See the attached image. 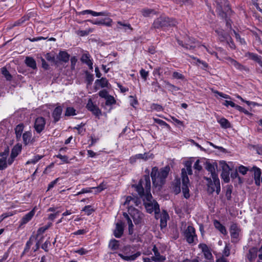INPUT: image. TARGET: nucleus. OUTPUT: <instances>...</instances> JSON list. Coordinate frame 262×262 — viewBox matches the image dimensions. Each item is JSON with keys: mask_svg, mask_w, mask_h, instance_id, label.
Wrapping results in <instances>:
<instances>
[{"mask_svg": "<svg viewBox=\"0 0 262 262\" xmlns=\"http://www.w3.org/2000/svg\"><path fill=\"white\" fill-rule=\"evenodd\" d=\"M135 188L136 191L139 195L145 198L143 199L144 204L147 211L151 213L153 211L156 214H158L160 212V207L158 203L152 200V195L150 193V180L149 175H145L141 179L139 183L137 185H133Z\"/></svg>", "mask_w": 262, "mask_h": 262, "instance_id": "1", "label": "nucleus"}, {"mask_svg": "<svg viewBox=\"0 0 262 262\" xmlns=\"http://www.w3.org/2000/svg\"><path fill=\"white\" fill-rule=\"evenodd\" d=\"M169 170L168 166H165L160 169L157 167H154L150 174L153 185L161 188L165 182Z\"/></svg>", "mask_w": 262, "mask_h": 262, "instance_id": "2", "label": "nucleus"}, {"mask_svg": "<svg viewBox=\"0 0 262 262\" xmlns=\"http://www.w3.org/2000/svg\"><path fill=\"white\" fill-rule=\"evenodd\" d=\"M192 162L190 161H186L185 163V166L186 168H182L181 170V178L182 181V192L184 198L188 199L190 196L189 185V180L187 176L192 174V170L191 169Z\"/></svg>", "mask_w": 262, "mask_h": 262, "instance_id": "3", "label": "nucleus"}, {"mask_svg": "<svg viewBox=\"0 0 262 262\" xmlns=\"http://www.w3.org/2000/svg\"><path fill=\"white\" fill-rule=\"evenodd\" d=\"M21 145L16 144L12 148L10 155L7 158H0V170L6 169L15 161L16 157L21 152Z\"/></svg>", "mask_w": 262, "mask_h": 262, "instance_id": "4", "label": "nucleus"}, {"mask_svg": "<svg viewBox=\"0 0 262 262\" xmlns=\"http://www.w3.org/2000/svg\"><path fill=\"white\" fill-rule=\"evenodd\" d=\"M177 24V21L174 19L165 16H161L154 20L152 28L161 29L163 27L175 26Z\"/></svg>", "mask_w": 262, "mask_h": 262, "instance_id": "5", "label": "nucleus"}, {"mask_svg": "<svg viewBox=\"0 0 262 262\" xmlns=\"http://www.w3.org/2000/svg\"><path fill=\"white\" fill-rule=\"evenodd\" d=\"M215 167H216V165H215L210 163H206V169L211 173V176L212 180L214 181V184L216 189V193L218 194L221 190V186L220 180L217 174L216 173Z\"/></svg>", "mask_w": 262, "mask_h": 262, "instance_id": "6", "label": "nucleus"}, {"mask_svg": "<svg viewBox=\"0 0 262 262\" xmlns=\"http://www.w3.org/2000/svg\"><path fill=\"white\" fill-rule=\"evenodd\" d=\"M184 237L188 243L192 244L197 240V235L195 229L191 226H188L184 232Z\"/></svg>", "mask_w": 262, "mask_h": 262, "instance_id": "7", "label": "nucleus"}, {"mask_svg": "<svg viewBox=\"0 0 262 262\" xmlns=\"http://www.w3.org/2000/svg\"><path fill=\"white\" fill-rule=\"evenodd\" d=\"M216 3L217 10L222 17L224 16L225 13L228 12L230 10L227 0H217Z\"/></svg>", "mask_w": 262, "mask_h": 262, "instance_id": "8", "label": "nucleus"}, {"mask_svg": "<svg viewBox=\"0 0 262 262\" xmlns=\"http://www.w3.org/2000/svg\"><path fill=\"white\" fill-rule=\"evenodd\" d=\"M46 122L44 118L42 117H37L34 124V128L38 134H40L45 129Z\"/></svg>", "mask_w": 262, "mask_h": 262, "instance_id": "9", "label": "nucleus"}, {"mask_svg": "<svg viewBox=\"0 0 262 262\" xmlns=\"http://www.w3.org/2000/svg\"><path fill=\"white\" fill-rule=\"evenodd\" d=\"M154 157V155L150 152H145L144 154H137L135 156L130 157V162L131 163H134L137 160L141 159L144 161H147L148 159H152Z\"/></svg>", "mask_w": 262, "mask_h": 262, "instance_id": "10", "label": "nucleus"}, {"mask_svg": "<svg viewBox=\"0 0 262 262\" xmlns=\"http://www.w3.org/2000/svg\"><path fill=\"white\" fill-rule=\"evenodd\" d=\"M135 224H139L142 222L143 214L136 209L128 211Z\"/></svg>", "mask_w": 262, "mask_h": 262, "instance_id": "11", "label": "nucleus"}, {"mask_svg": "<svg viewBox=\"0 0 262 262\" xmlns=\"http://www.w3.org/2000/svg\"><path fill=\"white\" fill-rule=\"evenodd\" d=\"M228 64L230 66H233L236 69H238L241 71H248V69L247 67L242 65L241 63L238 62L235 60L231 58L230 57H226L225 58Z\"/></svg>", "mask_w": 262, "mask_h": 262, "instance_id": "12", "label": "nucleus"}, {"mask_svg": "<svg viewBox=\"0 0 262 262\" xmlns=\"http://www.w3.org/2000/svg\"><path fill=\"white\" fill-rule=\"evenodd\" d=\"M86 108L98 118L101 115V111L96 105L93 103L91 99H89Z\"/></svg>", "mask_w": 262, "mask_h": 262, "instance_id": "13", "label": "nucleus"}, {"mask_svg": "<svg viewBox=\"0 0 262 262\" xmlns=\"http://www.w3.org/2000/svg\"><path fill=\"white\" fill-rule=\"evenodd\" d=\"M198 247L204 254L205 259L207 260H212L213 259V255L211 252V250L206 244L204 243L200 244Z\"/></svg>", "mask_w": 262, "mask_h": 262, "instance_id": "14", "label": "nucleus"}, {"mask_svg": "<svg viewBox=\"0 0 262 262\" xmlns=\"http://www.w3.org/2000/svg\"><path fill=\"white\" fill-rule=\"evenodd\" d=\"M250 171L253 172V177L255 185L259 186L260 185V177L261 175V169L256 166H253L250 169Z\"/></svg>", "mask_w": 262, "mask_h": 262, "instance_id": "15", "label": "nucleus"}, {"mask_svg": "<svg viewBox=\"0 0 262 262\" xmlns=\"http://www.w3.org/2000/svg\"><path fill=\"white\" fill-rule=\"evenodd\" d=\"M124 231V224L122 221L116 224V228L114 231V235L117 238H120L123 235Z\"/></svg>", "mask_w": 262, "mask_h": 262, "instance_id": "16", "label": "nucleus"}, {"mask_svg": "<svg viewBox=\"0 0 262 262\" xmlns=\"http://www.w3.org/2000/svg\"><path fill=\"white\" fill-rule=\"evenodd\" d=\"M141 255V253L140 252H137L134 254H128L127 253L123 254V253H119L118 255L124 260L125 261H133L135 260L138 257H139Z\"/></svg>", "mask_w": 262, "mask_h": 262, "instance_id": "17", "label": "nucleus"}, {"mask_svg": "<svg viewBox=\"0 0 262 262\" xmlns=\"http://www.w3.org/2000/svg\"><path fill=\"white\" fill-rule=\"evenodd\" d=\"M239 229L236 224L233 223L230 228V232L231 238L237 240L239 235Z\"/></svg>", "mask_w": 262, "mask_h": 262, "instance_id": "18", "label": "nucleus"}, {"mask_svg": "<svg viewBox=\"0 0 262 262\" xmlns=\"http://www.w3.org/2000/svg\"><path fill=\"white\" fill-rule=\"evenodd\" d=\"M70 55L65 51H60L57 55L56 58L59 61V65L61 62H67L69 60Z\"/></svg>", "mask_w": 262, "mask_h": 262, "instance_id": "19", "label": "nucleus"}, {"mask_svg": "<svg viewBox=\"0 0 262 262\" xmlns=\"http://www.w3.org/2000/svg\"><path fill=\"white\" fill-rule=\"evenodd\" d=\"M215 32L218 35V38L221 42L226 41L227 43H229L228 38H230V35L225 32L223 30H216Z\"/></svg>", "mask_w": 262, "mask_h": 262, "instance_id": "20", "label": "nucleus"}, {"mask_svg": "<svg viewBox=\"0 0 262 262\" xmlns=\"http://www.w3.org/2000/svg\"><path fill=\"white\" fill-rule=\"evenodd\" d=\"M81 61L83 63L86 64L90 69H93V62L89 54L84 53L82 54L81 57Z\"/></svg>", "mask_w": 262, "mask_h": 262, "instance_id": "21", "label": "nucleus"}, {"mask_svg": "<svg viewBox=\"0 0 262 262\" xmlns=\"http://www.w3.org/2000/svg\"><path fill=\"white\" fill-rule=\"evenodd\" d=\"M34 214L35 210L33 209L23 217L20 224L22 225L27 224L32 219Z\"/></svg>", "mask_w": 262, "mask_h": 262, "instance_id": "22", "label": "nucleus"}, {"mask_svg": "<svg viewBox=\"0 0 262 262\" xmlns=\"http://www.w3.org/2000/svg\"><path fill=\"white\" fill-rule=\"evenodd\" d=\"M24 129V125L22 123L17 125L15 128V133L17 141L20 140Z\"/></svg>", "mask_w": 262, "mask_h": 262, "instance_id": "23", "label": "nucleus"}, {"mask_svg": "<svg viewBox=\"0 0 262 262\" xmlns=\"http://www.w3.org/2000/svg\"><path fill=\"white\" fill-rule=\"evenodd\" d=\"M62 112V109L61 106H57L54 109L52 113V116L54 118V121L55 122H56L59 120Z\"/></svg>", "mask_w": 262, "mask_h": 262, "instance_id": "24", "label": "nucleus"}, {"mask_svg": "<svg viewBox=\"0 0 262 262\" xmlns=\"http://www.w3.org/2000/svg\"><path fill=\"white\" fill-rule=\"evenodd\" d=\"M172 189L173 192L177 194L181 191V181L180 179H176L172 184Z\"/></svg>", "mask_w": 262, "mask_h": 262, "instance_id": "25", "label": "nucleus"}, {"mask_svg": "<svg viewBox=\"0 0 262 262\" xmlns=\"http://www.w3.org/2000/svg\"><path fill=\"white\" fill-rule=\"evenodd\" d=\"M80 14L82 15H84L86 14H91L94 16H107V13L106 12H96L91 10H86L82 11L80 12Z\"/></svg>", "mask_w": 262, "mask_h": 262, "instance_id": "26", "label": "nucleus"}, {"mask_svg": "<svg viewBox=\"0 0 262 262\" xmlns=\"http://www.w3.org/2000/svg\"><path fill=\"white\" fill-rule=\"evenodd\" d=\"M117 28L119 30H123L125 32H126L127 30L130 31L133 30L129 24L124 23L120 21L117 22Z\"/></svg>", "mask_w": 262, "mask_h": 262, "instance_id": "27", "label": "nucleus"}, {"mask_svg": "<svg viewBox=\"0 0 262 262\" xmlns=\"http://www.w3.org/2000/svg\"><path fill=\"white\" fill-rule=\"evenodd\" d=\"M257 249L255 248L250 249L247 255V257L250 262H253L257 256Z\"/></svg>", "mask_w": 262, "mask_h": 262, "instance_id": "28", "label": "nucleus"}, {"mask_svg": "<svg viewBox=\"0 0 262 262\" xmlns=\"http://www.w3.org/2000/svg\"><path fill=\"white\" fill-rule=\"evenodd\" d=\"M169 218L168 213L165 211H163L160 219V226L161 228H164L167 226V221Z\"/></svg>", "mask_w": 262, "mask_h": 262, "instance_id": "29", "label": "nucleus"}, {"mask_svg": "<svg viewBox=\"0 0 262 262\" xmlns=\"http://www.w3.org/2000/svg\"><path fill=\"white\" fill-rule=\"evenodd\" d=\"M24 143L28 144L32 141V133L31 131L25 132L22 135Z\"/></svg>", "mask_w": 262, "mask_h": 262, "instance_id": "30", "label": "nucleus"}, {"mask_svg": "<svg viewBox=\"0 0 262 262\" xmlns=\"http://www.w3.org/2000/svg\"><path fill=\"white\" fill-rule=\"evenodd\" d=\"M205 179L208 181L207 184V191L209 193H212L215 190L216 191V187L214 184V181L212 182L211 179L210 178L205 177Z\"/></svg>", "mask_w": 262, "mask_h": 262, "instance_id": "31", "label": "nucleus"}, {"mask_svg": "<svg viewBox=\"0 0 262 262\" xmlns=\"http://www.w3.org/2000/svg\"><path fill=\"white\" fill-rule=\"evenodd\" d=\"M213 224L215 228L220 231L222 234L224 235H226L227 234V232L225 226L221 224L219 221L215 220Z\"/></svg>", "mask_w": 262, "mask_h": 262, "instance_id": "32", "label": "nucleus"}, {"mask_svg": "<svg viewBox=\"0 0 262 262\" xmlns=\"http://www.w3.org/2000/svg\"><path fill=\"white\" fill-rule=\"evenodd\" d=\"M217 122L223 128H228L231 127V124L227 119L225 118H219L217 120Z\"/></svg>", "mask_w": 262, "mask_h": 262, "instance_id": "33", "label": "nucleus"}, {"mask_svg": "<svg viewBox=\"0 0 262 262\" xmlns=\"http://www.w3.org/2000/svg\"><path fill=\"white\" fill-rule=\"evenodd\" d=\"M88 21L91 22L93 24L95 25H103L108 27H110L112 26V23L113 22L112 19L111 18H106L104 20H101L100 21H97L93 22L92 20H89Z\"/></svg>", "mask_w": 262, "mask_h": 262, "instance_id": "34", "label": "nucleus"}, {"mask_svg": "<svg viewBox=\"0 0 262 262\" xmlns=\"http://www.w3.org/2000/svg\"><path fill=\"white\" fill-rule=\"evenodd\" d=\"M46 59L51 62V63H53L55 65H56L57 66H59V61L57 59L56 57L55 58L52 53H49L46 54Z\"/></svg>", "mask_w": 262, "mask_h": 262, "instance_id": "35", "label": "nucleus"}, {"mask_svg": "<svg viewBox=\"0 0 262 262\" xmlns=\"http://www.w3.org/2000/svg\"><path fill=\"white\" fill-rule=\"evenodd\" d=\"M177 42L179 45L182 46L183 48H185L186 49L191 50L195 47V41L194 40H193L191 43H187L184 44L183 41L179 39H177Z\"/></svg>", "mask_w": 262, "mask_h": 262, "instance_id": "36", "label": "nucleus"}, {"mask_svg": "<svg viewBox=\"0 0 262 262\" xmlns=\"http://www.w3.org/2000/svg\"><path fill=\"white\" fill-rule=\"evenodd\" d=\"M108 247L112 250H116L118 249L119 248V241L115 239H111L109 243Z\"/></svg>", "mask_w": 262, "mask_h": 262, "instance_id": "37", "label": "nucleus"}, {"mask_svg": "<svg viewBox=\"0 0 262 262\" xmlns=\"http://www.w3.org/2000/svg\"><path fill=\"white\" fill-rule=\"evenodd\" d=\"M25 63L28 67L33 69L36 68V62L32 57H27L25 59Z\"/></svg>", "mask_w": 262, "mask_h": 262, "instance_id": "38", "label": "nucleus"}, {"mask_svg": "<svg viewBox=\"0 0 262 262\" xmlns=\"http://www.w3.org/2000/svg\"><path fill=\"white\" fill-rule=\"evenodd\" d=\"M1 71L2 74L5 77L6 80L11 81L12 80V76L5 67H3L1 69Z\"/></svg>", "mask_w": 262, "mask_h": 262, "instance_id": "39", "label": "nucleus"}, {"mask_svg": "<svg viewBox=\"0 0 262 262\" xmlns=\"http://www.w3.org/2000/svg\"><path fill=\"white\" fill-rule=\"evenodd\" d=\"M249 57L252 60L256 61L260 66H262V58L258 55L251 53H249Z\"/></svg>", "mask_w": 262, "mask_h": 262, "instance_id": "40", "label": "nucleus"}, {"mask_svg": "<svg viewBox=\"0 0 262 262\" xmlns=\"http://www.w3.org/2000/svg\"><path fill=\"white\" fill-rule=\"evenodd\" d=\"M34 238L35 237H34L33 235L30 237L29 241L27 242L26 244V246L22 253V255L25 254L26 253L29 251V249H30L31 246L32 245V241Z\"/></svg>", "mask_w": 262, "mask_h": 262, "instance_id": "41", "label": "nucleus"}, {"mask_svg": "<svg viewBox=\"0 0 262 262\" xmlns=\"http://www.w3.org/2000/svg\"><path fill=\"white\" fill-rule=\"evenodd\" d=\"M51 225L52 224L50 223L47 225H46L45 226L39 228L37 231L36 237H38L39 235L43 233L47 230L49 229Z\"/></svg>", "mask_w": 262, "mask_h": 262, "instance_id": "42", "label": "nucleus"}, {"mask_svg": "<svg viewBox=\"0 0 262 262\" xmlns=\"http://www.w3.org/2000/svg\"><path fill=\"white\" fill-rule=\"evenodd\" d=\"M42 158V156H39V155L35 156L32 159L28 161L26 163V164H35L39 160H40Z\"/></svg>", "mask_w": 262, "mask_h": 262, "instance_id": "43", "label": "nucleus"}, {"mask_svg": "<svg viewBox=\"0 0 262 262\" xmlns=\"http://www.w3.org/2000/svg\"><path fill=\"white\" fill-rule=\"evenodd\" d=\"M152 251L154 253V254L155 256L158 257L163 261L165 260V257L162 255H161L157 248L156 247V246H154L152 248Z\"/></svg>", "mask_w": 262, "mask_h": 262, "instance_id": "44", "label": "nucleus"}, {"mask_svg": "<svg viewBox=\"0 0 262 262\" xmlns=\"http://www.w3.org/2000/svg\"><path fill=\"white\" fill-rule=\"evenodd\" d=\"M105 100H106L105 104L106 105H111L116 103V100H115L114 97L111 95H108L107 97V98H106Z\"/></svg>", "mask_w": 262, "mask_h": 262, "instance_id": "45", "label": "nucleus"}, {"mask_svg": "<svg viewBox=\"0 0 262 262\" xmlns=\"http://www.w3.org/2000/svg\"><path fill=\"white\" fill-rule=\"evenodd\" d=\"M82 211H84L87 215H90L94 211V209L91 205H87L83 208Z\"/></svg>", "mask_w": 262, "mask_h": 262, "instance_id": "46", "label": "nucleus"}, {"mask_svg": "<svg viewBox=\"0 0 262 262\" xmlns=\"http://www.w3.org/2000/svg\"><path fill=\"white\" fill-rule=\"evenodd\" d=\"M229 172L230 171H222L221 173V177L225 183H228L230 181Z\"/></svg>", "mask_w": 262, "mask_h": 262, "instance_id": "47", "label": "nucleus"}, {"mask_svg": "<svg viewBox=\"0 0 262 262\" xmlns=\"http://www.w3.org/2000/svg\"><path fill=\"white\" fill-rule=\"evenodd\" d=\"M139 201L138 198L133 196V200L132 201L130 205V208H129V211L133 210V209H135L134 206H137L139 204Z\"/></svg>", "mask_w": 262, "mask_h": 262, "instance_id": "48", "label": "nucleus"}, {"mask_svg": "<svg viewBox=\"0 0 262 262\" xmlns=\"http://www.w3.org/2000/svg\"><path fill=\"white\" fill-rule=\"evenodd\" d=\"M76 115L75 110L73 107H69L67 108L65 115L67 116H70Z\"/></svg>", "mask_w": 262, "mask_h": 262, "instance_id": "49", "label": "nucleus"}, {"mask_svg": "<svg viewBox=\"0 0 262 262\" xmlns=\"http://www.w3.org/2000/svg\"><path fill=\"white\" fill-rule=\"evenodd\" d=\"M142 15L145 17L149 16L150 14L154 13V10L149 9H143L141 11Z\"/></svg>", "mask_w": 262, "mask_h": 262, "instance_id": "50", "label": "nucleus"}, {"mask_svg": "<svg viewBox=\"0 0 262 262\" xmlns=\"http://www.w3.org/2000/svg\"><path fill=\"white\" fill-rule=\"evenodd\" d=\"M165 88L171 92H174L178 90V88L177 86H174L170 83H166Z\"/></svg>", "mask_w": 262, "mask_h": 262, "instance_id": "51", "label": "nucleus"}, {"mask_svg": "<svg viewBox=\"0 0 262 262\" xmlns=\"http://www.w3.org/2000/svg\"><path fill=\"white\" fill-rule=\"evenodd\" d=\"M92 31H93V30L91 29H89L88 30H80V31H78L77 32V34H78L79 35H80L81 36H84L88 35L89 33H90Z\"/></svg>", "mask_w": 262, "mask_h": 262, "instance_id": "52", "label": "nucleus"}, {"mask_svg": "<svg viewBox=\"0 0 262 262\" xmlns=\"http://www.w3.org/2000/svg\"><path fill=\"white\" fill-rule=\"evenodd\" d=\"M233 33L235 35V37L237 40V41H239L241 45H245L246 41H245L244 38H242L240 35L236 32L235 30H233Z\"/></svg>", "mask_w": 262, "mask_h": 262, "instance_id": "53", "label": "nucleus"}, {"mask_svg": "<svg viewBox=\"0 0 262 262\" xmlns=\"http://www.w3.org/2000/svg\"><path fill=\"white\" fill-rule=\"evenodd\" d=\"M211 91L213 93L217 94V95H219V96H220L221 97H223L225 99H230V97L228 95L225 94L222 92H219L216 90H214L213 89H211Z\"/></svg>", "mask_w": 262, "mask_h": 262, "instance_id": "54", "label": "nucleus"}, {"mask_svg": "<svg viewBox=\"0 0 262 262\" xmlns=\"http://www.w3.org/2000/svg\"><path fill=\"white\" fill-rule=\"evenodd\" d=\"M172 76L176 79H180L182 80H185L184 76L182 74L178 73L177 72H173Z\"/></svg>", "mask_w": 262, "mask_h": 262, "instance_id": "55", "label": "nucleus"}, {"mask_svg": "<svg viewBox=\"0 0 262 262\" xmlns=\"http://www.w3.org/2000/svg\"><path fill=\"white\" fill-rule=\"evenodd\" d=\"M9 154V149L8 147H7L5 149L4 151L3 152H0V158H7Z\"/></svg>", "mask_w": 262, "mask_h": 262, "instance_id": "56", "label": "nucleus"}, {"mask_svg": "<svg viewBox=\"0 0 262 262\" xmlns=\"http://www.w3.org/2000/svg\"><path fill=\"white\" fill-rule=\"evenodd\" d=\"M133 197L132 196H127L126 198V200L125 202L124 203L123 205L124 206H127V207L128 208V209L129 210V208H130V205L132 201L133 200Z\"/></svg>", "mask_w": 262, "mask_h": 262, "instance_id": "57", "label": "nucleus"}, {"mask_svg": "<svg viewBox=\"0 0 262 262\" xmlns=\"http://www.w3.org/2000/svg\"><path fill=\"white\" fill-rule=\"evenodd\" d=\"M193 168L194 169L200 171L202 169V166L200 165V160H197L196 162H195Z\"/></svg>", "mask_w": 262, "mask_h": 262, "instance_id": "58", "label": "nucleus"}, {"mask_svg": "<svg viewBox=\"0 0 262 262\" xmlns=\"http://www.w3.org/2000/svg\"><path fill=\"white\" fill-rule=\"evenodd\" d=\"M57 158L61 160L63 162L69 163V157L67 156H62L61 154H58L56 156Z\"/></svg>", "mask_w": 262, "mask_h": 262, "instance_id": "59", "label": "nucleus"}, {"mask_svg": "<svg viewBox=\"0 0 262 262\" xmlns=\"http://www.w3.org/2000/svg\"><path fill=\"white\" fill-rule=\"evenodd\" d=\"M238 170L240 173L243 175H245L248 171V169L247 167L242 165L239 167Z\"/></svg>", "mask_w": 262, "mask_h": 262, "instance_id": "60", "label": "nucleus"}, {"mask_svg": "<svg viewBox=\"0 0 262 262\" xmlns=\"http://www.w3.org/2000/svg\"><path fill=\"white\" fill-rule=\"evenodd\" d=\"M222 171H230L229 166L225 162H221Z\"/></svg>", "mask_w": 262, "mask_h": 262, "instance_id": "61", "label": "nucleus"}, {"mask_svg": "<svg viewBox=\"0 0 262 262\" xmlns=\"http://www.w3.org/2000/svg\"><path fill=\"white\" fill-rule=\"evenodd\" d=\"M230 249L229 247L227 245H226L223 250V254L224 255V256L227 257L229 256L230 255Z\"/></svg>", "mask_w": 262, "mask_h": 262, "instance_id": "62", "label": "nucleus"}, {"mask_svg": "<svg viewBox=\"0 0 262 262\" xmlns=\"http://www.w3.org/2000/svg\"><path fill=\"white\" fill-rule=\"evenodd\" d=\"M99 95L100 97L106 99L109 95L106 90H103L99 92Z\"/></svg>", "mask_w": 262, "mask_h": 262, "instance_id": "63", "label": "nucleus"}, {"mask_svg": "<svg viewBox=\"0 0 262 262\" xmlns=\"http://www.w3.org/2000/svg\"><path fill=\"white\" fill-rule=\"evenodd\" d=\"M140 73V75H141V77L143 78V80H146L147 77L148 76V72L146 71L144 69H142V70H141Z\"/></svg>", "mask_w": 262, "mask_h": 262, "instance_id": "64", "label": "nucleus"}]
</instances>
